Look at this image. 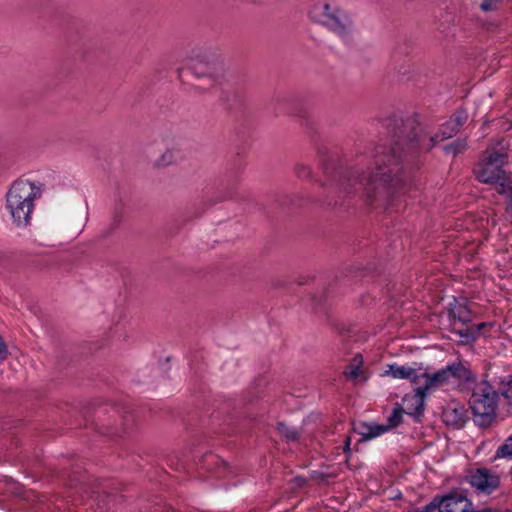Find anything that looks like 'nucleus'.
I'll use <instances>...</instances> for the list:
<instances>
[{
	"label": "nucleus",
	"instance_id": "obj_1",
	"mask_svg": "<svg viewBox=\"0 0 512 512\" xmlns=\"http://www.w3.org/2000/svg\"><path fill=\"white\" fill-rule=\"evenodd\" d=\"M42 193L41 186L27 180L15 181L6 193V211L17 228H26L31 221L34 202Z\"/></svg>",
	"mask_w": 512,
	"mask_h": 512
},
{
	"label": "nucleus",
	"instance_id": "obj_2",
	"mask_svg": "<svg viewBox=\"0 0 512 512\" xmlns=\"http://www.w3.org/2000/svg\"><path fill=\"white\" fill-rule=\"evenodd\" d=\"M311 22L323 26L340 38H346L355 31V22L349 12L333 0H319L308 9Z\"/></svg>",
	"mask_w": 512,
	"mask_h": 512
},
{
	"label": "nucleus",
	"instance_id": "obj_3",
	"mask_svg": "<svg viewBox=\"0 0 512 512\" xmlns=\"http://www.w3.org/2000/svg\"><path fill=\"white\" fill-rule=\"evenodd\" d=\"M505 160L504 153L487 151L484 159L475 167L474 173L480 182L495 185L498 193L505 195L508 208L512 211V181L501 169Z\"/></svg>",
	"mask_w": 512,
	"mask_h": 512
},
{
	"label": "nucleus",
	"instance_id": "obj_4",
	"mask_svg": "<svg viewBox=\"0 0 512 512\" xmlns=\"http://www.w3.org/2000/svg\"><path fill=\"white\" fill-rule=\"evenodd\" d=\"M471 378V373L463 363H454L433 374L427 373L423 368L420 377L419 389H423L427 394L448 386L459 385L467 382Z\"/></svg>",
	"mask_w": 512,
	"mask_h": 512
},
{
	"label": "nucleus",
	"instance_id": "obj_5",
	"mask_svg": "<svg viewBox=\"0 0 512 512\" xmlns=\"http://www.w3.org/2000/svg\"><path fill=\"white\" fill-rule=\"evenodd\" d=\"M470 407L481 424H486L493 418L497 407V393L488 382L480 381L475 384Z\"/></svg>",
	"mask_w": 512,
	"mask_h": 512
},
{
	"label": "nucleus",
	"instance_id": "obj_6",
	"mask_svg": "<svg viewBox=\"0 0 512 512\" xmlns=\"http://www.w3.org/2000/svg\"><path fill=\"white\" fill-rule=\"evenodd\" d=\"M404 411L400 407H396L391 416L388 418L387 425H380L376 423H360L355 430L361 436V440H370L376 438L389 429L398 426L402 420Z\"/></svg>",
	"mask_w": 512,
	"mask_h": 512
},
{
	"label": "nucleus",
	"instance_id": "obj_7",
	"mask_svg": "<svg viewBox=\"0 0 512 512\" xmlns=\"http://www.w3.org/2000/svg\"><path fill=\"white\" fill-rule=\"evenodd\" d=\"M422 370L423 368L418 364H390L387 366V369L381 373V375L390 376L394 379L409 380L414 387H417L420 385Z\"/></svg>",
	"mask_w": 512,
	"mask_h": 512
},
{
	"label": "nucleus",
	"instance_id": "obj_8",
	"mask_svg": "<svg viewBox=\"0 0 512 512\" xmlns=\"http://www.w3.org/2000/svg\"><path fill=\"white\" fill-rule=\"evenodd\" d=\"M470 484L478 491L489 494L499 486V477L481 468L470 475Z\"/></svg>",
	"mask_w": 512,
	"mask_h": 512
},
{
	"label": "nucleus",
	"instance_id": "obj_9",
	"mask_svg": "<svg viewBox=\"0 0 512 512\" xmlns=\"http://www.w3.org/2000/svg\"><path fill=\"white\" fill-rule=\"evenodd\" d=\"M439 512H473V507L466 496L453 493L441 500Z\"/></svg>",
	"mask_w": 512,
	"mask_h": 512
},
{
	"label": "nucleus",
	"instance_id": "obj_10",
	"mask_svg": "<svg viewBox=\"0 0 512 512\" xmlns=\"http://www.w3.org/2000/svg\"><path fill=\"white\" fill-rule=\"evenodd\" d=\"M427 393L419 387H414V393L406 395L399 406L405 414L418 417L424 408V399Z\"/></svg>",
	"mask_w": 512,
	"mask_h": 512
},
{
	"label": "nucleus",
	"instance_id": "obj_11",
	"mask_svg": "<svg viewBox=\"0 0 512 512\" xmlns=\"http://www.w3.org/2000/svg\"><path fill=\"white\" fill-rule=\"evenodd\" d=\"M466 411L460 404H449L443 411V420L448 425H460L465 419Z\"/></svg>",
	"mask_w": 512,
	"mask_h": 512
},
{
	"label": "nucleus",
	"instance_id": "obj_12",
	"mask_svg": "<svg viewBox=\"0 0 512 512\" xmlns=\"http://www.w3.org/2000/svg\"><path fill=\"white\" fill-rule=\"evenodd\" d=\"M452 127H453V123L450 120L446 124H444V126L442 127L441 136H439V135L429 136L426 133L422 134L418 139L420 147L425 150L432 149L437 143H439L440 141L447 138V137H445L444 133L450 132Z\"/></svg>",
	"mask_w": 512,
	"mask_h": 512
},
{
	"label": "nucleus",
	"instance_id": "obj_13",
	"mask_svg": "<svg viewBox=\"0 0 512 512\" xmlns=\"http://www.w3.org/2000/svg\"><path fill=\"white\" fill-rule=\"evenodd\" d=\"M360 183L363 185H386L388 183V174L386 171H380L376 174L366 173L361 176Z\"/></svg>",
	"mask_w": 512,
	"mask_h": 512
},
{
	"label": "nucleus",
	"instance_id": "obj_14",
	"mask_svg": "<svg viewBox=\"0 0 512 512\" xmlns=\"http://www.w3.org/2000/svg\"><path fill=\"white\" fill-rule=\"evenodd\" d=\"M361 366H362V357L356 356V357H354L352 362L345 369V374L351 379H355V380L363 379V373L361 370Z\"/></svg>",
	"mask_w": 512,
	"mask_h": 512
},
{
	"label": "nucleus",
	"instance_id": "obj_15",
	"mask_svg": "<svg viewBox=\"0 0 512 512\" xmlns=\"http://www.w3.org/2000/svg\"><path fill=\"white\" fill-rule=\"evenodd\" d=\"M178 156L174 150H166L156 161L158 167H166L174 164Z\"/></svg>",
	"mask_w": 512,
	"mask_h": 512
},
{
	"label": "nucleus",
	"instance_id": "obj_16",
	"mask_svg": "<svg viewBox=\"0 0 512 512\" xmlns=\"http://www.w3.org/2000/svg\"><path fill=\"white\" fill-rule=\"evenodd\" d=\"M496 457L509 458L512 457V434L506 439L504 444L498 447Z\"/></svg>",
	"mask_w": 512,
	"mask_h": 512
},
{
	"label": "nucleus",
	"instance_id": "obj_17",
	"mask_svg": "<svg viewBox=\"0 0 512 512\" xmlns=\"http://www.w3.org/2000/svg\"><path fill=\"white\" fill-rule=\"evenodd\" d=\"M466 118L467 116L465 113H459L455 115V117L451 119L453 127L451 128L450 132L444 133L445 137L454 136L458 132L460 126L466 121Z\"/></svg>",
	"mask_w": 512,
	"mask_h": 512
},
{
	"label": "nucleus",
	"instance_id": "obj_18",
	"mask_svg": "<svg viewBox=\"0 0 512 512\" xmlns=\"http://www.w3.org/2000/svg\"><path fill=\"white\" fill-rule=\"evenodd\" d=\"M277 430L281 435L285 436L288 439H295L297 437V431L284 423H279L277 425Z\"/></svg>",
	"mask_w": 512,
	"mask_h": 512
},
{
	"label": "nucleus",
	"instance_id": "obj_19",
	"mask_svg": "<svg viewBox=\"0 0 512 512\" xmlns=\"http://www.w3.org/2000/svg\"><path fill=\"white\" fill-rule=\"evenodd\" d=\"M465 147V142L464 141H455L451 144H448L444 147L445 151L447 153H451L453 155L459 153L460 151H462Z\"/></svg>",
	"mask_w": 512,
	"mask_h": 512
},
{
	"label": "nucleus",
	"instance_id": "obj_20",
	"mask_svg": "<svg viewBox=\"0 0 512 512\" xmlns=\"http://www.w3.org/2000/svg\"><path fill=\"white\" fill-rule=\"evenodd\" d=\"M498 0H483L481 2V9L483 11H491L497 7Z\"/></svg>",
	"mask_w": 512,
	"mask_h": 512
},
{
	"label": "nucleus",
	"instance_id": "obj_21",
	"mask_svg": "<svg viewBox=\"0 0 512 512\" xmlns=\"http://www.w3.org/2000/svg\"><path fill=\"white\" fill-rule=\"evenodd\" d=\"M460 335L465 338V340H463L464 343H469L471 340L474 339V336L470 334V332L467 330L465 333H463L462 331H460Z\"/></svg>",
	"mask_w": 512,
	"mask_h": 512
},
{
	"label": "nucleus",
	"instance_id": "obj_22",
	"mask_svg": "<svg viewBox=\"0 0 512 512\" xmlns=\"http://www.w3.org/2000/svg\"><path fill=\"white\" fill-rule=\"evenodd\" d=\"M349 445H350V438H347V439H346L345 449H348V448H349Z\"/></svg>",
	"mask_w": 512,
	"mask_h": 512
}]
</instances>
